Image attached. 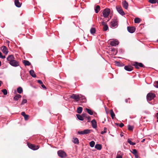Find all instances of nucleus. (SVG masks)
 <instances>
[{"instance_id": "19", "label": "nucleus", "mask_w": 158, "mask_h": 158, "mask_svg": "<svg viewBox=\"0 0 158 158\" xmlns=\"http://www.w3.org/2000/svg\"><path fill=\"white\" fill-rule=\"evenodd\" d=\"M102 146L100 144H96L95 147V148L98 150H100L102 149Z\"/></svg>"}, {"instance_id": "25", "label": "nucleus", "mask_w": 158, "mask_h": 158, "mask_svg": "<svg viewBox=\"0 0 158 158\" xmlns=\"http://www.w3.org/2000/svg\"><path fill=\"white\" fill-rule=\"evenodd\" d=\"M118 41H112L111 43V45L113 46H116V45H118Z\"/></svg>"}, {"instance_id": "13", "label": "nucleus", "mask_w": 158, "mask_h": 158, "mask_svg": "<svg viewBox=\"0 0 158 158\" xmlns=\"http://www.w3.org/2000/svg\"><path fill=\"white\" fill-rule=\"evenodd\" d=\"M128 31L131 33H133L135 31V28L133 27H127Z\"/></svg>"}, {"instance_id": "47", "label": "nucleus", "mask_w": 158, "mask_h": 158, "mask_svg": "<svg viewBox=\"0 0 158 158\" xmlns=\"http://www.w3.org/2000/svg\"><path fill=\"white\" fill-rule=\"evenodd\" d=\"M124 126V124L123 123H121L119 125V126L120 127H123Z\"/></svg>"}, {"instance_id": "39", "label": "nucleus", "mask_w": 158, "mask_h": 158, "mask_svg": "<svg viewBox=\"0 0 158 158\" xmlns=\"http://www.w3.org/2000/svg\"><path fill=\"white\" fill-rule=\"evenodd\" d=\"M132 153L134 155H136L137 154V151L135 149H133L132 150Z\"/></svg>"}, {"instance_id": "5", "label": "nucleus", "mask_w": 158, "mask_h": 158, "mask_svg": "<svg viewBox=\"0 0 158 158\" xmlns=\"http://www.w3.org/2000/svg\"><path fill=\"white\" fill-rule=\"evenodd\" d=\"M27 145L29 148L33 150H36L39 148L38 145L35 146L30 143H28Z\"/></svg>"}, {"instance_id": "54", "label": "nucleus", "mask_w": 158, "mask_h": 158, "mask_svg": "<svg viewBox=\"0 0 158 158\" xmlns=\"http://www.w3.org/2000/svg\"><path fill=\"white\" fill-rule=\"evenodd\" d=\"M135 156V158H138L139 157V156L138 154H136V155H134Z\"/></svg>"}, {"instance_id": "3", "label": "nucleus", "mask_w": 158, "mask_h": 158, "mask_svg": "<svg viewBox=\"0 0 158 158\" xmlns=\"http://www.w3.org/2000/svg\"><path fill=\"white\" fill-rule=\"evenodd\" d=\"M110 12V10L108 8L105 9L103 11L102 13L103 16L105 18H106L109 15Z\"/></svg>"}, {"instance_id": "18", "label": "nucleus", "mask_w": 158, "mask_h": 158, "mask_svg": "<svg viewBox=\"0 0 158 158\" xmlns=\"http://www.w3.org/2000/svg\"><path fill=\"white\" fill-rule=\"evenodd\" d=\"M29 73L30 75L33 77H36V75L35 74L34 71L33 70H31L29 71Z\"/></svg>"}, {"instance_id": "9", "label": "nucleus", "mask_w": 158, "mask_h": 158, "mask_svg": "<svg viewBox=\"0 0 158 158\" xmlns=\"http://www.w3.org/2000/svg\"><path fill=\"white\" fill-rule=\"evenodd\" d=\"M10 64L12 66L14 67H17L19 65V63L17 61L14 60L11 63H10Z\"/></svg>"}, {"instance_id": "49", "label": "nucleus", "mask_w": 158, "mask_h": 158, "mask_svg": "<svg viewBox=\"0 0 158 158\" xmlns=\"http://www.w3.org/2000/svg\"><path fill=\"white\" fill-rule=\"evenodd\" d=\"M21 114L23 117H24V116H25L26 115L24 112H22L21 113Z\"/></svg>"}, {"instance_id": "29", "label": "nucleus", "mask_w": 158, "mask_h": 158, "mask_svg": "<svg viewBox=\"0 0 158 158\" xmlns=\"http://www.w3.org/2000/svg\"><path fill=\"white\" fill-rule=\"evenodd\" d=\"M80 99H81L82 101V102H85L86 101V99L85 98L84 96H80Z\"/></svg>"}, {"instance_id": "42", "label": "nucleus", "mask_w": 158, "mask_h": 158, "mask_svg": "<svg viewBox=\"0 0 158 158\" xmlns=\"http://www.w3.org/2000/svg\"><path fill=\"white\" fill-rule=\"evenodd\" d=\"M27 100L26 99H23L22 102V103H21V104L23 105V104L26 103H27Z\"/></svg>"}, {"instance_id": "64", "label": "nucleus", "mask_w": 158, "mask_h": 158, "mask_svg": "<svg viewBox=\"0 0 158 158\" xmlns=\"http://www.w3.org/2000/svg\"><path fill=\"white\" fill-rule=\"evenodd\" d=\"M157 41L158 42V40H157Z\"/></svg>"}, {"instance_id": "11", "label": "nucleus", "mask_w": 158, "mask_h": 158, "mask_svg": "<svg viewBox=\"0 0 158 158\" xmlns=\"http://www.w3.org/2000/svg\"><path fill=\"white\" fill-rule=\"evenodd\" d=\"M124 69L127 71H131L133 70V67L131 65H128L125 66L124 67Z\"/></svg>"}, {"instance_id": "58", "label": "nucleus", "mask_w": 158, "mask_h": 158, "mask_svg": "<svg viewBox=\"0 0 158 158\" xmlns=\"http://www.w3.org/2000/svg\"><path fill=\"white\" fill-rule=\"evenodd\" d=\"M145 139H143L142 141H141V142H142V143H143L144 142V141H145Z\"/></svg>"}, {"instance_id": "7", "label": "nucleus", "mask_w": 158, "mask_h": 158, "mask_svg": "<svg viewBox=\"0 0 158 158\" xmlns=\"http://www.w3.org/2000/svg\"><path fill=\"white\" fill-rule=\"evenodd\" d=\"M70 98L75 100L77 101H78L80 99V96L78 95L73 94L71 95Z\"/></svg>"}, {"instance_id": "59", "label": "nucleus", "mask_w": 158, "mask_h": 158, "mask_svg": "<svg viewBox=\"0 0 158 158\" xmlns=\"http://www.w3.org/2000/svg\"><path fill=\"white\" fill-rule=\"evenodd\" d=\"M2 82L1 81H0V86H1Z\"/></svg>"}, {"instance_id": "24", "label": "nucleus", "mask_w": 158, "mask_h": 158, "mask_svg": "<svg viewBox=\"0 0 158 158\" xmlns=\"http://www.w3.org/2000/svg\"><path fill=\"white\" fill-rule=\"evenodd\" d=\"M82 111V108L81 107H79L77 108V112L78 114H81Z\"/></svg>"}, {"instance_id": "32", "label": "nucleus", "mask_w": 158, "mask_h": 158, "mask_svg": "<svg viewBox=\"0 0 158 158\" xmlns=\"http://www.w3.org/2000/svg\"><path fill=\"white\" fill-rule=\"evenodd\" d=\"M104 27L103 28V30L104 31H106L108 29V27L107 25L106 24L103 25Z\"/></svg>"}, {"instance_id": "62", "label": "nucleus", "mask_w": 158, "mask_h": 158, "mask_svg": "<svg viewBox=\"0 0 158 158\" xmlns=\"http://www.w3.org/2000/svg\"><path fill=\"white\" fill-rule=\"evenodd\" d=\"M157 119H158L157 120V122H158V117H157Z\"/></svg>"}, {"instance_id": "15", "label": "nucleus", "mask_w": 158, "mask_h": 158, "mask_svg": "<svg viewBox=\"0 0 158 158\" xmlns=\"http://www.w3.org/2000/svg\"><path fill=\"white\" fill-rule=\"evenodd\" d=\"M92 126L93 128H95L97 127V123L95 119L93 120L91 122Z\"/></svg>"}, {"instance_id": "30", "label": "nucleus", "mask_w": 158, "mask_h": 158, "mask_svg": "<svg viewBox=\"0 0 158 158\" xmlns=\"http://www.w3.org/2000/svg\"><path fill=\"white\" fill-rule=\"evenodd\" d=\"M91 130L89 129H85L83 131L84 134H89L90 133Z\"/></svg>"}, {"instance_id": "12", "label": "nucleus", "mask_w": 158, "mask_h": 158, "mask_svg": "<svg viewBox=\"0 0 158 158\" xmlns=\"http://www.w3.org/2000/svg\"><path fill=\"white\" fill-rule=\"evenodd\" d=\"M3 49H2V51L3 53L6 55L7 54L8 52V50L6 47L5 46H2V48Z\"/></svg>"}, {"instance_id": "60", "label": "nucleus", "mask_w": 158, "mask_h": 158, "mask_svg": "<svg viewBox=\"0 0 158 158\" xmlns=\"http://www.w3.org/2000/svg\"><path fill=\"white\" fill-rule=\"evenodd\" d=\"M156 116L158 117V113H157L156 114Z\"/></svg>"}, {"instance_id": "36", "label": "nucleus", "mask_w": 158, "mask_h": 158, "mask_svg": "<svg viewBox=\"0 0 158 158\" xmlns=\"http://www.w3.org/2000/svg\"><path fill=\"white\" fill-rule=\"evenodd\" d=\"M2 91L4 95H6L7 94V91L6 89H2Z\"/></svg>"}, {"instance_id": "6", "label": "nucleus", "mask_w": 158, "mask_h": 158, "mask_svg": "<svg viewBox=\"0 0 158 158\" xmlns=\"http://www.w3.org/2000/svg\"><path fill=\"white\" fill-rule=\"evenodd\" d=\"M116 9L118 12L121 15H125V13L123 11L122 8L119 6H117Z\"/></svg>"}, {"instance_id": "63", "label": "nucleus", "mask_w": 158, "mask_h": 158, "mask_svg": "<svg viewBox=\"0 0 158 158\" xmlns=\"http://www.w3.org/2000/svg\"><path fill=\"white\" fill-rule=\"evenodd\" d=\"M121 136H122H122H123V135H121Z\"/></svg>"}, {"instance_id": "55", "label": "nucleus", "mask_w": 158, "mask_h": 158, "mask_svg": "<svg viewBox=\"0 0 158 158\" xmlns=\"http://www.w3.org/2000/svg\"><path fill=\"white\" fill-rule=\"evenodd\" d=\"M6 57V56H2V57H1V58H2V59H4Z\"/></svg>"}, {"instance_id": "10", "label": "nucleus", "mask_w": 158, "mask_h": 158, "mask_svg": "<svg viewBox=\"0 0 158 158\" xmlns=\"http://www.w3.org/2000/svg\"><path fill=\"white\" fill-rule=\"evenodd\" d=\"M15 58L13 55H10L7 58V60L9 61V63L11 62L12 61L14 60Z\"/></svg>"}, {"instance_id": "57", "label": "nucleus", "mask_w": 158, "mask_h": 158, "mask_svg": "<svg viewBox=\"0 0 158 158\" xmlns=\"http://www.w3.org/2000/svg\"><path fill=\"white\" fill-rule=\"evenodd\" d=\"M2 53H1V52H0V58H1V57H2Z\"/></svg>"}, {"instance_id": "53", "label": "nucleus", "mask_w": 158, "mask_h": 158, "mask_svg": "<svg viewBox=\"0 0 158 158\" xmlns=\"http://www.w3.org/2000/svg\"><path fill=\"white\" fill-rule=\"evenodd\" d=\"M41 86L42 88H43L44 89L46 88V87H45V86L43 84L41 85Z\"/></svg>"}, {"instance_id": "44", "label": "nucleus", "mask_w": 158, "mask_h": 158, "mask_svg": "<svg viewBox=\"0 0 158 158\" xmlns=\"http://www.w3.org/2000/svg\"><path fill=\"white\" fill-rule=\"evenodd\" d=\"M157 1H148L149 2L152 4L156 3Z\"/></svg>"}, {"instance_id": "16", "label": "nucleus", "mask_w": 158, "mask_h": 158, "mask_svg": "<svg viewBox=\"0 0 158 158\" xmlns=\"http://www.w3.org/2000/svg\"><path fill=\"white\" fill-rule=\"evenodd\" d=\"M15 4L16 7H20L22 4V2H19V1H15Z\"/></svg>"}, {"instance_id": "22", "label": "nucleus", "mask_w": 158, "mask_h": 158, "mask_svg": "<svg viewBox=\"0 0 158 158\" xmlns=\"http://www.w3.org/2000/svg\"><path fill=\"white\" fill-rule=\"evenodd\" d=\"M100 10V7L98 5H97L95 9V12L96 13H98Z\"/></svg>"}, {"instance_id": "46", "label": "nucleus", "mask_w": 158, "mask_h": 158, "mask_svg": "<svg viewBox=\"0 0 158 158\" xmlns=\"http://www.w3.org/2000/svg\"><path fill=\"white\" fill-rule=\"evenodd\" d=\"M37 82L40 84H41V85L43 84V82L40 80H38L37 81Z\"/></svg>"}, {"instance_id": "37", "label": "nucleus", "mask_w": 158, "mask_h": 158, "mask_svg": "<svg viewBox=\"0 0 158 158\" xmlns=\"http://www.w3.org/2000/svg\"><path fill=\"white\" fill-rule=\"evenodd\" d=\"M128 129L130 131H132L133 130V127L132 126H130V125H129L128 126Z\"/></svg>"}, {"instance_id": "2", "label": "nucleus", "mask_w": 158, "mask_h": 158, "mask_svg": "<svg viewBox=\"0 0 158 158\" xmlns=\"http://www.w3.org/2000/svg\"><path fill=\"white\" fill-rule=\"evenodd\" d=\"M117 18L115 17L113 19L112 21L111 22L110 25L111 27L113 28H115L118 26V21Z\"/></svg>"}, {"instance_id": "61", "label": "nucleus", "mask_w": 158, "mask_h": 158, "mask_svg": "<svg viewBox=\"0 0 158 158\" xmlns=\"http://www.w3.org/2000/svg\"><path fill=\"white\" fill-rule=\"evenodd\" d=\"M1 66V62L0 61V66Z\"/></svg>"}, {"instance_id": "21", "label": "nucleus", "mask_w": 158, "mask_h": 158, "mask_svg": "<svg viewBox=\"0 0 158 158\" xmlns=\"http://www.w3.org/2000/svg\"><path fill=\"white\" fill-rule=\"evenodd\" d=\"M85 110L90 115H92L93 114V111H92L91 110L86 108L85 109Z\"/></svg>"}, {"instance_id": "23", "label": "nucleus", "mask_w": 158, "mask_h": 158, "mask_svg": "<svg viewBox=\"0 0 158 158\" xmlns=\"http://www.w3.org/2000/svg\"><path fill=\"white\" fill-rule=\"evenodd\" d=\"M21 95L20 94H16L14 98V99L15 100L17 101L18 99L21 97Z\"/></svg>"}, {"instance_id": "20", "label": "nucleus", "mask_w": 158, "mask_h": 158, "mask_svg": "<svg viewBox=\"0 0 158 158\" xmlns=\"http://www.w3.org/2000/svg\"><path fill=\"white\" fill-rule=\"evenodd\" d=\"M76 116H77V118L81 121H83L84 120V118H83V117L82 115H81L80 114H77L76 115Z\"/></svg>"}, {"instance_id": "51", "label": "nucleus", "mask_w": 158, "mask_h": 158, "mask_svg": "<svg viewBox=\"0 0 158 158\" xmlns=\"http://www.w3.org/2000/svg\"><path fill=\"white\" fill-rule=\"evenodd\" d=\"M130 98H128V99H126L125 102L126 103H127L128 102V101L130 100Z\"/></svg>"}, {"instance_id": "41", "label": "nucleus", "mask_w": 158, "mask_h": 158, "mask_svg": "<svg viewBox=\"0 0 158 158\" xmlns=\"http://www.w3.org/2000/svg\"><path fill=\"white\" fill-rule=\"evenodd\" d=\"M154 86L155 87L158 88V81L155 82Z\"/></svg>"}, {"instance_id": "34", "label": "nucleus", "mask_w": 158, "mask_h": 158, "mask_svg": "<svg viewBox=\"0 0 158 158\" xmlns=\"http://www.w3.org/2000/svg\"><path fill=\"white\" fill-rule=\"evenodd\" d=\"M127 142L130 144L131 145H135V143L134 142H132L130 139H128L127 140Z\"/></svg>"}, {"instance_id": "27", "label": "nucleus", "mask_w": 158, "mask_h": 158, "mask_svg": "<svg viewBox=\"0 0 158 158\" xmlns=\"http://www.w3.org/2000/svg\"><path fill=\"white\" fill-rule=\"evenodd\" d=\"M23 89L21 87H19L17 89V92L19 94H21L23 92Z\"/></svg>"}, {"instance_id": "17", "label": "nucleus", "mask_w": 158, "mask_h": 158, "mask_svg": "<svg viewBox=\"0 0 158 158\" xmlns=\"http://www.w3.org/2000/svg\"><path fill=\"white\" fill-rule=\"evenodd\" d=\"M23 63L25 66H29L31 65V63L28 61L27 60H23Z\"/></svg>"}, {"instance_id": "35", "label": "nucleus", "mask_w": 158, "mask_h": 158, "mask_svg": "<svg viewBox=\"0 0 158 158\" xmlns=\"http://www.w3.org/2000/svg\"><path fill=\"white\" fill-rule=\"evenodd\" d=\"M89 145L91 147H93L95 144V142L94 141H92L89 143Z\"/></svg>"}, {"instance_id": "28", "label": "nucleus", "mask_w": 158, "mask_h": 158, "mask_svg": "<svg viewBox=\"0 0 158 158\" xmlns=\"http://www.w3.org/2000/svg\"><path fill=\"white\" fill-rule=\"evenodd\" d=\"M73 141L74 143L76 144H78L79 143L78 139L77 138H74Z\"/></svg>"}, {"instance_id": "50", "label": "nucleus", "mask_w": 158, "mask_h": 158, "mask_svg": "<svg viewBox=\"0 0 158 158\" xmlns=\"http://www.w3.org/2000/svg\"><path fill=\"white\" fill-rule=\"evenodd\" d=\"M87 118L88 120V122H89L90 121V118L89 116H88Z\"/></svg>"}, {"instance_id": "45", "label": "nucleus", "mask_w": 158, "mask_h": 158, "mask_svg": "<svg viewBox=\"0 0 158 158\" xmlns=\"http://www.w3.org/2000/svg\"><path fill=\"white\" fill-rule=\"evenodd\" d=\"M78 134L79 135H83L84 134L83 131H79L78 132Z\"/></svg>"}, {"instance_id": "38", "label": "nucleus", "mask_w": 158, "mask_h": 158, "mask_svg": "<svg viewBox=\"0 0 158 158\" xmlns=\"http://www.w3.org/2000/svg\"><path fill=\"white\" fill-rule=\"evenodd\" d=\"M107 131V128L106 127H104V131H102L101 132V134H103L106 133Z\"/></svg>"}, {"instance_id": "43", "label": "nucleus", "mask_w": 158, "mask_h": 158, "mask_svg": "<svg viewBox=\"0 0 158 158\" xmlns=\"http://www.w3.org/2000/svg\"><path fill=\"white\" fill-rule=\"evenodd\" d=\"M29 115L26 114L25 116H24V118L25 120H27L29 118Z\"/></svg>"}, {"instance_id": "4", "label": "nucleus", "mask_w": 158, "mask_h": 158, "mask_svg": "<svg viewBox=\"0 0 158 158\" xmlns=\"http://www.w3.org/2000/svg\"><path fill=\"white\" fill-rule=\"evenodd\" d=\"M155 97V95L152 93L148 94L147 96V99L148 101H150Z\"/></svg>"}, {"instance_id": "1", "label": "nucleus", "mask_w": 158, "mask_h": 158, "mask_svg": "<svg viewBox=\"0 0 158 158\" xmlns=\"http://www.w3.org/2000/svg\"><path fill=\"white\" fill-rule=\"evenodd\" d=\"M131 65L134 66L135 68L137 69H139V67L144 68L145 67V66L142 63L136 61L132 63Z\"/></svg>"}, {"instance_id": "8", "label": "nucleus", "mask_w": 158, "mask_h": 158, "mask_svg": "<svg viewBox=\"0 0 158 158\" xmlns=\"http://www.w3.org/2000/svg\"><path fill=\"white\" fill-rule=\"evenodd\" d=\"M58 156L61 158H64L66 156V153L63 151L60 150L57 152Z\"/></svg>"}, {"instance_id": "33", "label": "nucleus", "mask_w": 158, "mask_h": 158, "mask_svg": "<svg viewBox=\"0 0 158 158\" xmlns=\"http://www.w3.org/2000/svg\"><path fill=\"white\" fill-rule=\"evenodd\" d=\"M96 31V29L94 28H92L90 30V32L92 34H93L95 33Z\"/></svg>"}, {"instance_id": "14", "label": "nucleus", "mask_w": 158, "mask_h": 158, "mask_svg": "<svg viewBox=\"0 0 158 158\" xmlns=\"http://www.w3.org/2000/svg\"><path fill=\"white\" fill-rule=\"evenodd\" d=\"M123 7L126 9H127L128 7V3L126 1H124L122 3Z\"/></svg>"}, {"instance_id": "56", "label": "nucleus", "mask_w": 158, "mask_h": 158, "mask_svg": "<svg viewBox=\"0 0 158 158\" xmlns=\"http://www.w3.org/2000/svg\"><path fill=\"white\" fill-rule=\"evenodd\" d=\"M116 65H118L119 64V63L118 62H116Z\"/></svg>"}, {"instance_id": "26", "label": "nucleus", "mask_w": 158, "mask_h": 158, "mask_svg": "<svg viewBox=\"0 0 158 158\" xmlns=\"http://www.w3.org/2000/svg\"><path fill=\"white\" fill-rule=\"evenodd\" d=\"M110 114L112 118L113 119L115 117V115L112 109L110 110Z\"/></svg>"}, {"instance_id": "48", "label": "nucleus", "mask_w": 158, "mask_h": 158, "mask_svg": "<svg viewBox=\"0 0 158 158\" xmlns=\"http://www.w3.org/2000/svg\"><path fill=\"white\" fill-rule=\"evenodd\" d=\"M116 158H122V156H121L118 154L116 156Z\"/></svg>"}, {"instance_id": "52", "label": "nucleus", "mask_w": 158, "mask_h": 158, "mask_svg": "<svg viewBox=\"0 0 158 158\" xmlns=\"http://www.w3.org/2000/svg\"><path fill=\"white\" fill-rule=\"evenodd\" d=\"M100 23H101L103 26L106 24V23L105 22H104V21H102V22H101Z\"/></svg>"}, {"instance_id": "31", "label": "nucleus", "mask_w": 158, "mask_h": 158, "mask_svg": "<svg viewBox=\"0 0 158 158\" xmlns=\"http://www.w3.org/2000/svg\"><path fill=\"white\" fill-rule=\"evenodd\" d=\"M141 19L139 18H136L135 19L134 22L135 23H139L141 21Z\"/></svg>"}, {"instance_id": "40", "label": "nucleus", "mask_w": 158, "mask_h": 158, "mask_svg": "<svg viewBox=\"0 0 158 158\" xmlns=\"http://www.w3.org/2000/svg\"><path fill=\"white\" fill-rule=\"evenodd\" d=\"M82 115L83 117V118H87V117L88 116L87 114L86 113H83L82 114Z\"/></svg>"}]
</instances>
